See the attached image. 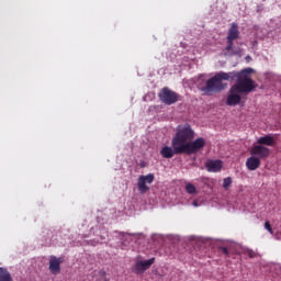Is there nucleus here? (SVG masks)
I'll list each match as a JSON object with an SVG mask.
<instances>
[{
    "mask_svg": "<svg viewBox=\"0 0 281 281\" xmlns=\"http://www.w3.org/2000/svg\"><path fill=\"white\" fill-rule=\"evenodd\" d=\"M220 251H222L224 256H229V249H227V247H221Z\"/></svg>",
    "mask_w": 281,
    "mask_h": 281,
    "instance_id": "21",
    "label": "nucleus"
},
{
    "mask_svg": "<svg viewBox=\"0 0 281 281\" xmlns=\"http://www.w3.org/2000/svg\"><path fill=\"white\" fill-rule=\"evenodd\" d=\"M160 155L164 159H172V157L177 155V151L175 150V147L165 146L160 149Z\"/></svg>",
    "mask_w": 281,
    "mask_h": 281,
    "instance_id": "13",
    "label": "nucleus"
},
{
    "mask_svg": "<svg viewBox=\"0 0 281 281\" xmlns=\"http://www.w3.org/2000/svg\"><path fill=\"white\" fill-rule=\"evenodd\" d=\"M261 160L260 158L251 155L246 160V168L250 171L258 170L260 168Z\"/></svg>",
    "mask_w": 281,
    "mask_h": 281,
    "instance_id": "12",
    "label": "nucleus"
},
{
    "mask_svg": "<svg viewBox=\"0 0 281 281\" xmlns=\"http://www.w3.org/2000/svg\"><path fill=\"white\" fill-rule=\"evenodd\" d=\"M155 181V173H148L147 176H139L137 180V188L139 194H146V192H150V183ZM148 186H147V184Z\"/></svg>",
    "mask_w": 281,
    "mask_h": 281,
    "instance_id": "6",
    "label": "nucleus"
},
{
    "mask_svg": "<svg viewBox=\"0 0 281 281\" xmlns=\"http://www.w3.org/2000/svg\"><path fill=\"white\" fill-rule=\"evenodd\" d=\"M240 95H243V93L239 91H234V86H232L229 89V94L226 99L227 106H237V104H239L243 100Z\"/></svg>",
    "mask_w": 281,
    "mask_h": 281,
    "instance_id": "10",
    "label": "nucleus"
},
{
    "mask_svg": "<svg viewBox=\"0 0 281 281\" xmlns=\"http://www.w3.org/2000/svg\"><path fill=\"white\" fill-rule=\"evenodd\" d=\"M194 139V130L190 124H182L177 126L176 135L171 140V146L176 150V155H181L178 148L181 146H188Z\"/></svg>",
    "mask_w": 281,
    "mask_h": 281,
    "instance_id": "2",
    "label": "nucleus"
},
{
    "mask_svg": "<svg viewBox=\"0 0 281 281\" xmlns=\"http://www.w3.org/2000/svg\"><path fill=\"white\" fill-rule=\"evenodd\" d=\"M251 74H254L252 68H245L239 72H233L231 80L237 78V81L233 86V91H238L246 95L256 91V87H258V85L254 79H251Z\"/></svg>",
    "mask_w": 281,
    "mask_h": 281,
    "instance_id": "1",
    "label": "nucleus"
},
{
    "mask_svg": "<svg viewBox=\"0 0 281 281\" xmlns=\"http://www.w3.org/2000/svg\"><path fill=\"white\" fill-rule=\"evenodd\" d=\"M246 256H248V258H256V251H254V250H247V251H246Z\"/></svg>",
    "mask_w": 281,
    "mask_h": 281,
    "instance_id": "20",
    "label": "nucleus"
},
{
    "mask_svg": "<svg viewBox=\"0 0 281 281\" xmlns=\"http://www.w3.org/2000/svg\"><path fill=\"white\" fill-rule=\"evenodd\" d=\"M64 262H65V258L50 256L49 267H48L50 273H53V276H58V273H60V265H63Z\"/></svg>",
    "mask_w": 281,
    "mask_h": 281,
    "instance_id": "11",
    "label": "nucleus"
},
{
    "mask_svg": "<svg viewBox=\"0 0 281 281\" xmlns=\"http://www.w3.org/2000/svg\"><path fill=\"white\" fill-rule=\"evenodd\" d=\"M188 194H196V187L192 183H188L186 187Z\"/></svg>",
    "mask_w": 281,
    "mask_h": 281,
    "instance_id": "18",
    "label": "nucleus"
},
{
    "mask_svg": "<svg viewBox=\"0 0 281 281\" xmlns=\"http://www.w3.org/2000/svg\"><path fill=\"white\" fill-rule=\"evenodd\" d=\"M206 168L209 172H220V170L223 168V161L221 160H211L206 164Z\"/></svg>",
    "mask_w": 281,
    "mask_h": 281,
    "instance_id": "14",
    "label": "nucleus"
},
{
    "mask_svg": "<svg viewBox=\"0 0 281 281\" xmlns=\"http://www.w3.org/2000/svg\"><path fill=\"white\" fill-rule=\"evenodd\" d=\"M238 36H240V31H238V24L232 23L231 27L228 29V34L226 37L227 46L225 47L226 52H232L234 47V41H237Z\"/></svg>",
    "mask_w": 281,
    "mask_h": 281,
    "instance_id": "7",
    "label": "nucleus"
},
{
    "mask_svg": "<svg viewBox=\"0 0 281 281\" xmlns=\"http://www.w3.org/2000/svg\"><path fill=\"white\" fill-rule=\"evenodd\" d=\"M158 98L160 101H162L164 104L169 106L170 104H175L179 101V94L168 88H162L158 94Z\"/></svg>",
    "mask_w": 281,
    "mask_h": 281,
    "instance_id": "5",
    "label": "nucleus"
},
{
    "mask_svg": "<svg viewBox=\"0 0 281 281\" xmlns=\"http://www.w3.org/2000/svg\"><path fill=\"white\" fill-rule=\"evenodd\" d=\"M265 229H267V232L270 234H273V228L271 227V223H269V221L265 222Z\"/></svg>",
    "mask_w": 281,
    "mask_h": 281,
    "instance_id": "19",
    "label": "nucleus"
},
{
    "mask_svg": "<svg viewBox=\"0 0 281 281\" xmlns=\"http://www.w3.org/2000/svg\"><path fill=\"white\" fill-rule=\"evenodd\" d=\"M232 76H234V72H217L213 78L206 81V87L203 89V91L218 92L225 90L227 85H224L223 80H231V78H234Z\"/></svg>",
    "mask_w": 281,
    "mask_h": 281,
    "instance_id": "3",
    "label": "nucleus"
},
{
    "mask_svg": "<svg viewBox=\"0 0 281 281\" xmlns=\"http://www.w3.org/2000/svg\"><path fill=\"white\" fill-rule=\"evenodd\" d=\"M250 155L257 157L258 159H267L271 155V150L263 145H255L250 149Z\"/></svg>",
    "mask_w": 281,
    "mask_h": 281,
    "instance_id": "9",
    "label": "nucleus"
},
{
    "mask_svg": "<svg viewBox=\"0 0 281 281\" xmlns=\"http://www.w3.org/2000/svg\"><path fill=\"white\" fill-rule=\"evenodd\" d=\"M232 187V177H227L223 180V188L224 190H229Z\"/></svg>",
    "mask_w": 281,
    "mask_h": 281,
    "instance_id": "17",
    "label": "nucleus"
},
{
    "mask_svg": "<svg viewBox=\"0 0 281 281\" xmlns=\"http://www.w3.org/2000/svg\"><path fill=\"white\" fill-rule=\"evenodd\" d=\"M155 265V258H150L146 261H136L135 265L132 267V272L136 273V276H142L144 271L150 269Z\"/></svg>",
    "mask_w": 281,
    "mask_h": 281,
    "instance_id": "8",
    "label": "nucleus"
},
{
    "mask_svg": "<svg viewBox=\"0 0 281 281\" xmlns=\"http://www.w3.org/2000/svg\"><path fill=\"white\" fill-rule=\"evenodd\" d=\"M202 148H205V138L199 137L195 140L187 143V145H182L178 148V153H181V155H194L199 150H202Z\"/></svg>",
    "mask_w": 281,
    "mask_h": 281,
    "instance_id": "4",
    "label": "nucleus"
},
{
    "mask_svg": "<svg viewBox=\"0 0 281 281\" xmlns=\"http://www.w3.org/2000/svg\"><path fill=\"white\" fill-rule=\"evenodd\" d=\"M246 60L249 63V60H251V56H246Z\"/></svg>",
    "mask_w": 281,
    "mask_h": 281,
    "instance_id": "23",
    "label": "nucleus"
},
{
    "mask_svg": "<svg viewBox=\"0 0 281 281\" xmlns=\"http://www.w3.org/2000/svg\"><path fill=\"white\" fill-rule=\"evenodd\" d=\"M192 205H194L195 207H199V203L196 201H193Z\"/></svg>",
    "mask_w": 281,
    "mask_h": 281,
    "instance_id": "22",
    "label": "nucleus"
},
{
    "mask_svg": "<svg viewBox=\"0 0 281 281\" xmlns=\"http://www.w3.org/2000/svg\"><path fill=\"white\" fill-rule=\"evenodd\" d=\"M257 144H259V146H273V144H276V140L271 135H266V136L259 137L257 140Z\"/></svg>",
    "mask_w": 281,
    "mask_h": 281,
    "instance_id": "15",
    "label": "nucleus"
},
{
    "mask_svg": "<svg viewBox=\"0 0 281 281\" xmlns=\"http://www.w3.org/2000/svg\"><path fill=\"white\" fill-rule=\"evenodd\" d=\"M0 281H12V277L10 276V272H8V269L0 268Z\"/></svg>",
    "mask_w": 281,
    "mask_h": 281,
    "instance_id": "16",
    "label": "nucleus"
}]
</instances>
